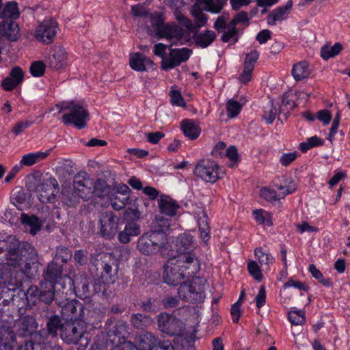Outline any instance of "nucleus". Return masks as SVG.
<instances>
[{
  "mask_svg": "<svg viewBox=\"0 0 350 350\" xmlns=\"http://www.w3.org/2000/svg\"><path fill=\"white\" fill-rule=\"evenodd\" d=\"M83 321H64L61 339L68 345H77L85 332Z\"/></svg>",
  "mask_w": 350,
  "mask_h": 350,
  "instance_id": "6e6552de",
  "label": "nucleus"
},
{
  "mask_svg": "<svg viewBox=\"0 0 350 350\" xmlns=\"http://www.w3.org/2000/svg\"><path fill=\"white\" fill-rule=\"evenodd\" d=\"M62 265L52 260L43 272V280L40 282V286L32 285L26 292L20 291L17 295H13L11 299L12 304L19 310L31 308L38 302L51 304L55 297V284L62 278Z\"/></svg>",
  "mask_w": 350,
  "mask_h": 350,
  "instance_id": "f257e3e1",
  "label": "nucleus"
},
{
  "mask_svg": "<svg viewBox=\"0 0 350 350\" xmlns=\"http://www.w3.org/2000/svg\"><path fill=\"white\" fill-rule=\"evenodd\" d=\"M179 299L176 297L167 295L162 300V304L165 308H172L178 306Z\"/></svg>",
  "mask_w": 350,
  "mask_h": 350,
  "instance_id": "338daca9",
  "label": "nucleus"
},
{
  "mask_svg": "<svg viewBox=\"0 0 350 350\" xmlns=\"http://www.w3.org/2000/svg\"><path fill=\"white\" fill-rule=\"evenodd\" d=\"M150 27H147L148 34L158 39L165 38L167 40H180L184 34V29L175 23H165L161 14H151L150 16Z\"/></svg>",
  "mask_w": 350,
  "mask_h": 350,
  "instance_id": "7ed1b4c3",
  "label": "nucleus"
},
{
  "mask_svg": "<svg viewBox=\"0 0 350 350\" xmlns=\"http://www.w3.org/2000/svg\"><path fill=\"white\" fill-rule=\"evenodd\" d=\"M195 18V25L198 29L206 25L208 16L203 13L201 10L196 11L193 13Z\"/></svg>",
  "mask_w": 350,
  "mask_h": 350,
  "instance_id": "13d9d810",
  "label": "nucleus"
},
{
  "mask_svg": "<svg viewBox=\"0 0 350 350\" xmlns=\"http://www.w3.org/2000/svg\"><path fill=\"white\" fill-rule=\"evenodd\" d=\"M292 75L296 81H301L308 77L310 70L306 62L295 64L292 68Z\"/></svg>",
  "mask_w": 350,
  "mask_h": 350,
  "instance_id": "f704fd0d",
  "label": "nucleus"
},
{
  "mask_svg": "<svg viewBox=\"0 0 350 350\" xmlns=\"http://www.w3.org/2000/svg\"><path fill=\"white\" fill-rule=\"evenodd\" d=\"M181 129L184 135L191 140L197 139L201 133L200 127L188 119L182 121Z\"/></svg>",
  "mask_w": 350,
  "mask_h": 350,
  "instance_id": "2f4dec72",
  "label": "nucleus"
},
{
  "mask_svg": "<svg viewBox=\"0 0 350 350\" xmlns=\"http://www.w3.org/2000/svg\"><path fill=\"white\" fill-rule=\"evenodd\" d=\"M29 198L30 195L28 193L23 189H20L12 198V203L18 209L22 211L25 208H28L29 206Z\"/></svg>",
  "mask_w": 350,
  "mask_h": 350,
  "instance_id": "72a5a7b5",
  "label": "nucleus"
},
{
  "mask_svg": "<svg viewBox=\"0 0 350 350\" xmlns=\"http://www.w3.org/2000/svg\"><path fill=\"white\" fill-rule=\"evenodd\" d=\"M167 237L162 231L150 230L139 237L137 242V249L145 255L150 256L162 252L167 248Z\"/></svg>",
  "mask_w": 350,
  "mask_h": 350,
  "instance_id": "20e7f679",
  "label": "nucleus"
},
{
  "mask_svg": "<svg viewBox=\"0 0 350 350\" xmlns=\"http://www.w3.org/2000/svg\"><path fill=\"white\" fill-rule=\"evenodd\" d=\"M155 299L149 297L146 300L142 301L139 304V306L144 312H152L156 311V307L154 306Z\"/></svg>",
  "mask_w": 350,
  "mask_h": 350,
  "instance_id": "bf43d9fd",
  "label": "nucleus"
},
{
  "mask_svg": "<svg viewBox=\"0 0 350 350\" xmlns=\"http://www.w3.org/2000/svg\"><path fill=\"white\" fill-rule=\"evenodd\" d=\"M129 64L132 69L135 71H144L145 56L140 53H132L129 59Z\"/></svg>",
  "mask_w": 350,
  "mask_h": 350,
  "instance_id": "4c0bfd02",
  "label": "nucleus"
},
{
  "mask_svg": "<svg viewBox=\"0 0 350 350\" xmlns=\"http://www.w3.org/2000/svg\"><path fill=\"white\" fill-rule=\"evenodd\" d=\"M124 229L131 237L137 236L141 232L139 226L134 221L128 222L126 224Z\"/></svg>",
  "mask_w": 350,
  "mask_h": 350,
  "instance_id": "69168bd1",
  "label": "nucleus"
},
{
  "mask_svg": "<svg viewBox=\"0 0 350 350\" xmlns=\"http://www.w3.org/2000/svg\"><path fill=\"white\" fill-rule=\"evenodd\" d=\"M58 29L59 25L55 20L45 19L36 28L35 37L42 44H49L53 42Z\"/></svg>",
  "mask_w": 350,
  "mask_h": 350,
  "instance_id": "9b49d317",
  "label": "nucleus"
},
{
  "mask_svg": "<svg viewBox=\"0 0 350 350\" xmlns=\"http://www.w3.org/2000/svg\"><path fill=\"white\" fill-rule=\"evenodd\" d=\"M21 36L18 24L13 20H3L0 23V40L5 38L11 42L16 41Z\"/></svg>",
  "mask_w": 350,
  "mask_h": 350,
  "instance_id": "4be33fe9",
  "label": "nucleus"
},
{
  "mask_svg": "<svg viewBox=\"0 0 350 350\" xmlns=\"http://www.w3.org/2000/svg\"><path fill=\"white\" fill-rule=\"evenodd\" d=\"M218 164L210 159H202L196 165L193 173L202 180L214 183L220 176L218 172Z\"/></svg>",
  "mask_w": 350,
  "mask_h": 350,
  "instance_id": "9d476101",
  "label": "nucleus"
},
{
  "mask_svg": "<svg viewBox=\"0 0 350 350\" xmlns=\"http://www.w3.org/2000/svg\"><path fill=\"white\" fill-rule=\"evenodd\" d=\"M216 36L215 31L205 30L202 32L195 33L193 35V39L196 46L205 49L215 41Z\"/></svg>",
  "mask_w": 350,
  "mask_h": 350,
  "instance_id": "c85d7f7f",
  "label": "nucleus"
},
{
  "mask_svg": "<svg viewBox=\"0 0 350 350\" xmlns=\"http://www.w3.org/2000/svg\"><path fill=\"white\" fill-rule=\"evenodd\" d=\"M342 50V46L340 42H336L334 46L324 45L321 49V56L324 60L338 55Z\"/></svg>",
  "mask_w": 350,
  "mask_h": 350,
  "instance_id": "c9c22d12",
  "label": "nucleus"
},
{
  "mask_svg": "<svg viewBox=\"0 0 350 350\" xmlns=\"http://www.w3.org/2000/svg\"><path fill=\"white\" fill-rule=\"evenodd\" d=\"M8 265L20 268L29 278H35L38 275L39 269L35 247L27 242H22L16 254V258H12V261H10Z\"/></svg>",
  "mask_w": 350,
  "mask_h": 350,
  "instance_id": "f03ea898",
  "label": "nucleus"
},
{
  "mask_svg": "<svg viewBox=\"0 0 350 350\" xmlns=\"http://www.w3.org/2000/svg\"><path fill=\"white\" fill-rule=\"evenodd\" d=\"M158 340L154 334L148 332H142L137 338L140 350H152Z\"/></svg>",
  "mask_w": 350,
  "mask_h": 350,
  "instance_id": "c756f323",
  "label": "nucleus"
},
{
  "mask_svg": "<svg viewBox=\"0 0 350 350\" xmlns=\"http://www.w3.org/2000/svg\"><path fill=\"white\" fill-rule=\"evenodd\" d=\"M192 53V50L186 47L181 49H171L168 59H162L161 69L168 70L176 66H180L182 63L187 62Z\"/></svg>",
  "mask_w": 350,
  "mask_h": 350,
  "instance_id": "a211bd4d",
  "label": "nucleus"
},
{
  "mask_svg": "<svg viewBox=\"0 0 350 350\" xmlns=\"http://www.w3.org/2000/svg\"><path fill=\"white\" fill-rule=\"evenodd\" d=\"M94 180L86 172H80L74 178L73 188L78 196L84 200L92 197Z\"/></svg>",
  "mask_w": 350,
  "mask_h": 350,
  "instance_id": "4468645a",
  "label": "nucleus"
},
{
  "mask_svg": "<svg viewBox=\"0 0 350 350\" xmlns=\"http://www.w3.org/2000/svg\"><path fill=\"white\" fill-rule=\"evenodd\" d=\"M278 191L268 188H262L260 190V196L267 201H276L284 198L286 195L292 193L296 189V184L291 180H286L284 185L278 187Z\"/></svg>",
  "mask_w": 350,
  "mask_h": 350,
  "instance_id": "6ab92c4d",
  "label": "nucleus"
},
{
  "mask_svg": "<svg viewBox=\"0 0 350 350\" xmlns=\"http://www.w3.org/2000/svg\"><path fill=\"white\" fill-rule=\"evenodd\" d=\"M74 260L79 265H84L88 262V252L85 250H78L75 252Z\"/></svg>",
  "mask_w": 350,
  "mask_h": 350,
  "instance_id": "4d7b16f0",
  "label": "nucleus"
},
{
  "mask_svg": "<svg viewBox=\"0 0 350 350\" xmlns=\"http://www.w3.org/2000/svg\"><path fill=\"white\" fill-rule=\"evenodd\" d=\"M130 321L135 329H143L150 323V318L142 313H135L132 314Z\"/></svg>",
  "mask_w": 350,
  "mask_h": 350,
  "instance_id": "e433bc0d",
  "label": "nucleus"
},
{
  "mask_svg": "<svg viewBox=\"0 0 350 350\" xmlns=\"http://www.w3.org/2000/svg\"><path fill=\"white\" fill-rule=\"evenodd\" d=\"M259 57V53L256 51L253 50L250 51L249 53H247L245 56V59L244 61V65L250 66L251 68H254L255 64L256 63L257 60Z\"/></svg>",
  "mask_w": 350,
  "mask_h": 350,
  "instance_id": "052dcab7",
  "label": "nucleus"
},
{
  "mask_svg": "<svg viewBox=\"0 0 350 350\" xmlns=\"http://www.w3.org/2000/svg\"><path fill=\"white\" fill-rule=\"evenodd\" d=\"M18 345L14 332L7 329L0 336V350H13Z\"/></svg>",
  "mask_w": 350,
  "mask_h": 350,
  "instance_id": "7c9ffc66",
  "label": "nucleus"
},
{
  "mask_svg": "<svg viewBox=\"0 0 350 350\" xmlns=\"http://www.w3.org/2000/svg\"><path fill=\"white\" fill-rule=\"evenodd\" d=\"M50 304H46L40 312V317L43 321H45V328L39 332V334L44 338L49 336L51 338H57L60 336L64 321L61 319L60 316L55 313L52 308L49 307Z\"/></svg>",
  "mask_w": 350,
  "mask_h": 350,
  "instance_id": "423d86ee",
  "label": "nucleus"
},
{
  "mask_svg": "<svg viewBox=\"0 0 350 350\" xmlns=\"http://www.w3.org/2000/svg\"><path fill=\"white\" fill-rule=\"evenodd\" d=\"M75 291L77 297L81 299H86L90 296V283L87 278H81L79 282L75 286Z\"/></svg>",
  "mask_w": 350,
  "mask_h": 350,
  "instance_id": "58836bf2",
  "label": "nucleus"
},
{
  "mask_svg": "<svg viewBox=\"0 0 350 350\" xmlns=\"http://www.w3.org/2000/svg\"><path fill=\"white\" fill-rule=\"evenodd\" d=\"M254 254L258 257L261 265H269L273 262V257L262 251L261 247H257L254 250Z\"/></svg>",
  "mask_w": 350,
  "mask_h": 350,
  "instance_id": "3c124183",
  "label": "nucleus"
},
{
  "mask_svg": "<svg viewBox=\"0 0 350 350\" xmlns=\"http://www.w3.org/2000/svg\"><path fill=\"white\" fill-rule=\"evenodd\" d=\"M92 274L100 277L107 284H113L118 279V265L111 259H96L90 268Z\"/></svg>",
  "mask_w": 350,
  "mask_h": 350,
  "instance_id": "0eeeda50",
  "label": "nucleus"
},
{
  "mask_svg": "<svg viewBox=\"0 0 350 350\" xmlns=\"http://www.w3.org/2000/svg\"><path fill=\"white\" fill-rule=\"evenodd\" d=\"M9 77H10L17 85H19L23 81L24 73L20 67L15 66L12 69Z\"/></svg>",
  "mask_w": 350,
  "mask_h": 350,
  "instance_id": "680f3d73",
  "label": "nucleus"
},
{
  "mask_svg": "<svg viewBox=\"0 0 350 350\" xmlns=\"http://www.w3.org/2000/svg\"><path fill=\"white\" fill-rule=\"evenodd\" d=\"M226 108L228 116L234 118L239 113L241 109V105L238 101L231 99L228 101Z\"/></svg>",
  "mask_w": 350,
  "mask_h": 350,
  "instance_id": "8fccbe9b",
  "label": "nucleus"
},
{
  "mask_svg": "<svg viewBox=\"0 0 350 350\" xmlns=\"http://www.w3.org/2000/svg\"><path fill=\"white\" fill-rule=\"evenodd\" d=\"M129 201V196H124L120 193L114 191L111 197V204L117 211L122 209Z\"/></svg>",
  "mask_w": 350,
  "mask_h": 350,
  "instance_id": "37998d69",
  "label": "nucleus"
},
{
  "mask_svg": "<svg viewBox=\"0 0 350 350\" xmlns=\"http://www.w3.org/2000/svg\"><path fill=\"white\" fill-rule=\"evenodd\" d=\"M175 261L186 278L193 277L200 269V262L194 253L178 255Z\"/></svg>",
  "mask_w": 350,
  "mask_h": 350,
  "instance_id": "dca6fc26",
  "label": "nucleus"
},
{
  "mask_svg": "<svg viewBox=\"0 0 350 350\" xmlns=\"http://www.w3.org/2000/svg\"><path fill=\"white\" fill-rule=\"evenodd\" d=\"M119 220L111 211L103 213L99 221L100 235L107 239H112L117 232Z\"/></svg>",
  "mask_w": 350,
  "mask_h": 350,
  "instance_id": "f3484780",
  "label": "nucleus"
},
{
  "mask_svg": "<svg viewBox=\"0 0 350 350\" xmlns=\"http://www.w3.org/2000/svg\"><path fill=\"white\" fill-rule=\"evenodd\" d=\"M77 193L70 189H65L62 191V201L68 206H75L79 203V198Z\"/></svg>",
  "mask_w": 350,
  "mask_h": 350,
  "instance_id": "c03bdc74",
  "label": "nucleus"
},
{
  "mask_svg": "<svg viewBox=\"0 0 350 350\" xmlns=\"http://www.w3.org/2000/svg\"><path fill=\"white\" fill-rule=\"evenodd\" d=\"M20 219L23 225L30 228L29 232L32 235H35L41 230V227L46 221L47 217H38L33 215L21 213Z\"/></svg>",
  "mask_w": 350,
  "mask_h": 350,
  "instance_id": "393cba45",
  "label": "nucleus"
},
{
  "mask_svg": "<svg viewBox=\"0 0 350 350\" xmlns=\"http://www.w3.org/2000/svg\"><path fill=\"white\" fill-rule=\"evenodd\" d=\"M247 270L250 274L256 280L260 282L262 279V275L260 267L255 261H250L247 263Z\"/></svg>",
  "mask_w": 350,
  "mask_h": 350,
  "instance_id": "09e8293b",
  "label": "nucleus"
},
{
  "mask_svg": "<svg viewBox=\"0 0 350 350\" xmlns=\"http://www.w3.org/2000/svg\"><path fill=\"white\" fill-rule=\"evenodd\" d=\"M296 107L297 105L295 103L288 98V94L286 93L284 94L282 97V106L279 110V113L280 114L283 111H285L283 107H286L287 112L284 115L285 118H286V114L288 113L291 111L293 110V109Z\"/></svg>",
  "mask_w": 350,
  "mask_h": 350,
  "instance_id": "603ef678",
  "label": "nucleus"
},
{
  "mask_svg": "<svg viewBox=\"0 0 350 350\" xmlns=\"http://www.w3.org/2000/svg\"><path fill=\"white\" fill-rule=\"evenodd\" d=\"M59 185L57 180L50 177L37 185L36 189L40 192L39 199L42 202H51L55 198L59 190Z\"/></svg>",
  "mask_w": 350,
  "mask_h": 350,
  "instance_id": "aec40b11",
  "label": "nucleus"
},
{
  "mask_svg": "<svg viewBox=\"0 0 350 350\" xmlns=\"http://www.w3.org/2000/svg\"><path fill=\"white\" fill-rule=\"evenodd\" d=\"M241 303L240 301H237L231 306L230 313L232 319V321L234 323H238L241 316Z\"/></svg>",
  "mask_w": 350,
  "mask_h": 350,
  "instance_id": "0e129e2a",
  "label": "nucleus"
},
{
  "mask_svg": "<svg viewBox=\"0 0 350 350\" xmlns=\"http://www.w3.org/2000/svg\"><path fill=\"white\" fill-rule=\"evenodd\" d=\"M157 323L159 330L169 336H176L183 330L182 322L176 316L162 312L157 317Z\"/></svg>",
  "mask_w": 350,
  "mask_h": 350,
  "instance_id": "ddd939ff",
  "label": "nucleus"
},
{
  "mask_svg": "<svg viewBox=\"0 0 350 350\" xmlns=\"http://www.w3.org/2000/svg\"><path fill=\"white\" fill-rule=\"evenodd\" d=\"M278 113L279 112L278 111L277 106L274 105L273 101H271L270 103L265 107L262 117L267 124H271L275 120Z\"/></svg>",
  "mask_w": 350,
  "mask_h": 350,
  "instance_id": "a18cd8bd",
  "label": "nucleus"
},
{
  "mask_svg": "<svg viewBox=\"0 0 350 350\" xmlns=\"http://www.w3.org/2000/svg\"><path fill=\"white\" fill-rule=\"evenodd\" d=\"M63 123L68 126L72 124L77 129H83L87 126V121L90 119V114L84 107L74 103L69 112L65 113L62 118Z\"/></svg>",
  "mask_w": 350,
  "mask_h": 350,
  "instance_id": "1a4fd4ad",
  "label": "nucleus"
},
{
  "mask_svg": "<svg viewBox=\"0 0 350 350\" xmlns=\"http://www.w3.org/2000/svg\"><path fill=\"white\" fill-rule=\"evenodd\" d=\"M46 65L42 61H36L33 62L29 68V72L35 77H42L45 72Z\"/></svg>",
  "mask_w": 350,
  "mask_h": 350,
  "instance_id": "49530a36",
  "label": "nucleus"
},
{
  "mask_svg": "<svg viewBox=\"0 0 350 350\" xmlns=\"http://www.w3.org/2000/svg\"><path fill=\"white\" fill-rule=\"evenodd\" d=\"M206 284V280L200 277L195 278L189 283L183 282L178 290L179 297L185 301L201 303L205 298Z\"/></svg>",
  "mask_w": 350,
  "mask_h": 350,
  "instance_id": "39448f33",
  "label": "nucleus"
},
{
  "mask_svg": "<svg viewBox=\"0 0 350 350\" xmlns=\"http://www.w3.org/2000/svg\"><path fill=\"white\" fill-rule=\"evenodd\" d=\"M175 247L178 255L193 253L192 251L196 245L193 236L187 233L180 234L176 240Z\"/></svg>",
  "mask_w": 350,
  "mask_h": 350,
  "instance_id": "a878e982",
  "label": "nucleus"
},
{
  "mask_svg": "<svg viewBox=\"0 0 350 350\" xmlns=\"http://www.w3.org/2000/svg\"><path fill=\"white\" fill-rule=\"evenodd\" d=\"M49 67L54 70L64 68L67 66V53L64 48L59 47L49 59Z\"/></svg>",
  "mask_w": 350,
  "mask_h": 350,
  "instance_id": "bb28decb",
  "label": "nucleus"
},
{
  "mask_svg": "<svg viewBox=\"0 0 350 350\" xmlns=\"http://www.w3.org/2000/svg\"><path fill=\"white\" fill-rule=\"evenodd\" d=\"M297 157V152H290V153H284L283 154L280 159V162L284 166H287L293 163L296 158Z\"/></svg>",
  "mask_w": 350,
  "mask_h": 350,
  "instance_id": "774afa93",
  "label": "nucleus"
},
{
  "mask_svg": "<svg viewBox=\"0 0 350 350\" xmlns=\"http://www.w3.org/2000/svg\"><path fill=\"white\" fill-rule=\"evenodd\" d=\"M109 192V187L107 183L100 178L96 181L94 180V187L92 189V197H103Z\"/></svg>",
  "mask_w": 350,
  "mask_h": 350,
  "instance_id": "79ce46f5",
  "label": "nucleus"
},
{
  "mask_svg": "<svg viewBox=\"0 0 350 350\" xmlns=\"http://www.w3.org/2000/svg\"><path fill=\"white\" fill-rule=\"evenodd\" d=\"M72 256V252L64 245H59L55 249V254L53 260H60L62 264H66Z\"/></svg>",
  "mask_w": 350,
  "mask_h": 350,
  "instance_id": "ea45409f",
  "label": "nucleus"
},
{
  "mask_svg": "<svg viewBox=\"0 0 350 350\" xmlns=\"http://www.w3.org/2000/svg\"><path fill=\"white\" fill-rule=\"evenodd\" d=\"M113 332L119 340H126L130 334L128 323L124 321H118L113 327Z\"/></svg>",
  "mask_w": 350,
  "mask_h": 350,
  "instance_id": "a19ab883",
  "label": "nucleus"
},
{
  "mask_svg": "<svg viewBox=\"0 0 350 350\" xmlns=\"http://www.w3.org/2000/svg\"><path fill=\"white\" fill-rule=\"evenodd\" d=\"M253 70V68L244 65L243 70L239 77V80L240 81V82L242 83H246L251 81Z\"/></svg>",
  "mask_w": 350,
  "mask_h": 350,
  "instance_id": "e2e57ef3",
  "label": "nucleus"
},
{
  "mask_svg": "<svg viewBox=\"0 0 350 350\" xmlns=\"http://www.w3.org/2000/svg\"><path fill=\"white\" fill-rule=\"evenodd\" d=\"M159 211L162 214L170 217L176 215L177 210L180 208L178 202L171 196L162 194L158 200Z\"/></svg>",
  "mask_w": 350,
  "mask_h": 350,
  "instance_id": "b1692460",
  "label": "nucleus"
},
{
  "mask_svg": "<svg viewBox=\"0 0 350 350\" xmlns=\"http://www.w3.org/2000/svg\"><path fill=\"white\" fill-rule=\"evenodd\" d=\"M176 19L183 26L185 27L189 32L193 31L192 21L180 12H175Z\"/></svg>",
  "mask_w": 350,
  "mask_h": 350,
  "instance_id": "5fc2aeb1",
  "label": "nucleus"
},
{
  "mask_svg": "<svg viewBox=\"0 0 350 350\" xmlns=\"http://www.w3.org/2000/svg\"><path fill=\"white\" fill-rule=\"evenodd\" d=\"M20 16L18 4L15 1H10L5 3L2 10H0V18L3 20H15Z\"/></svg>",
  "mask_w": 350,
  "mask_h": 350,
  "instance_id": "473e14b6",
  "label": "nucleus"
},
{
  "mask_svg": "<svg viewBox=\"0 0 350 350\" xmlns=\"http://www.w3.org/2000/svg\"><path fill=\"white\" fill-rule=\"evenodd\" d=\"M186 278L185 273L181 271L175 258H172L163 266V282L171 286H180L183 283L182 281Z\"/></svg>",
  "mask_w": 350,
  "mask_h": 350,
  "instance_id": "2eb2a0df",
  "label": "nucleus"
},
{
  "mask_svg": "<svg viewBox=\"0 0 350 350\" xmlns=\"http://www.w3.org/2000/svg\"><path fill=\"white\" fill-rule=\"evenodd\" d=\"M293 3L288 1L286 5L280 6L271 12L267 16V23L269 25H275L276 21L284 20L286 16L290 13Z\"/></svg>",
  "mask_w": 350,
  "mask_h": 350,
  "instance_id": "cd10ccee",
  "label": "nucleus"
},
{
  "mask_svg": "<svg viewBox=\"0 0 350 350\" xmlns=\"http://www.w3.org/2000/svg\"><path fill=\"white\" fill-rule=\"evenodd\" d=\"M16 335L21 338L30 336L37 329L36 318L31 315H25L15 324Z\"/></svg>",
  "mask_w": 350,
  "mask_h": 350,
  "instance_id": "412c9836",
  "label": "nucleus"
},
{
  "mask_svg": "<svg viewBox=\"0 0 350 350\" xmlns=\"http://www.w3.org/2000/svg\"><path fill=\"white\" fill-rule=\"evenodd\" d=\"M85 310H88L82 303L77 299L67 301L61 308V314L65 321H83L85 318Z\"/></svg>",
  "mask_w": 350,
  "mask_h": 350,
  "instance_id": "f8f14e48",
  "label": "nucleus"
},
{
  "mask_svg": "<svg viewBox=\"0 0 350 350\" xmlns=\"http://www.w3.org/2000/svg\"><path fill=\"white\" fill-rule=\"evenodd\" d=\"M288 319L293 325H301L306 321L305 313L301 310L291 311L288 312Z\"/></svg>",
  "mask_w": 350,
  "mask_h": 350,
  "instance_id": "de8ad7c7",
  "label": "nucleus"
},
{
  "mask_svg": "<svg viewBox=\"0 0 350 350\" xmlns=\"http://www.w3.org/2000/svg\"><path fill=\"white\" fill-rule=\"evenodd\" d=\"M170 102L172 105L185 107V102L180 91L172 90L170 92Z\"/></svg>",
  "mask_w": 350,
  "mask_h": 350,
  "instance_id": "864d4df0",
  "label": "nucleus"
},
{
  "mask_svg": "<svg viewBox=\"0 0 350 350\" xmlns=\"http://www.w3.org/2000/svg\"><path fill=\"white\" fill-rule=\"evenodd\" d=\"M15 237L10 236L6 239L0 241V254L4 253L6 264L8 265L12 258H16V254L21 244Z\"/></svg>",
  "mask_w": 350,
  "mask_h": 350,
  "instance_id": "5701e85b",
  "label": "nucleus"
},
{
  "mask_svg": "<svg viewBox=\"0 0 350 350\" xmlns=\"http://www.w3.org/2000/svg\"><path fill=\"white\" fill-rule=\"evenodd\" d=\"M94 282L93 284V288L95 293H102V295H105L107 290L106 285L108 284L107 282H105L102 280L100 277L94 276Z\"/></svg>",
  "mask_w": 350,
  "mask_h": 350,
  "instance_id": "6e6d98bb",
  "label": "nucleus"
}]
</instances>
